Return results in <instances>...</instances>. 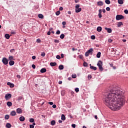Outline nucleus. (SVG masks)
Wrapping results in <instances>:
<instances>
[{
    "mask_svg": "<svg viewBox=\"0 0 128 128\" xmlns=\"http://www.w3.org/2000/svg\"><path fill=\"white\" fill-rule=\"evenodd\" d=\"M124 93L116 86H110L108 92L103 96V100L106 106L112 110H118L124 106L126 102Z\"/></svg>",
    "mask_w": 128,
    "mask_h": 128,
    "instance_id": "f257e3e1",
    "label": "nucleus"
},
{
    "mask_svg": "<svg viewBox=\"0 0 128 128\" xmlns=\"http://www.w3.org/2000/svg\"><path fill=\"white\" fill-rule=\"evenodd\" d=\"M100 70L102 72L104 70V68H102V60H99L97 64Z\"/></svg>",
    "mask_w": 128,
    "mask_h": 128,
    "instance_id": "f03ea898",
    "label": "nucleus"
},
{
    "mask_svg": "<svg viewBox=\"0 0 128 128\" xmlns=\"http://www.w3.org/2000/svg\"><path fill=\"white\" fill-rule=\"evenodd\" d=\"M92 52H94V49L92 48H90L85 53L86 56H90V54H92Z\"/></svg>",
    "mask_w": 128,
    "mask_h": 128,
    "instance_id": "7ed1b4c3",
    "label": "nucleus"
},
{
    "mask_svg": "<svg viewBox=\"0 0 128 128\" xmlns=\"http://www.w3.org/2000/svg\"><path fill=\"white\" fill-rule=\"evenodd\" d=\"M124 18V16L122 15H117L116 16V20H122Z\"/></svg>",
    "mask_w": 128,
    "mask_h": 128,
    "instance_id": "20e7f679",
    "label": "nucleus"
},
{
    "mask_svg": "<svg viewBox=\"0 0 128 128\" xmlns=\"http://www.w3.org/2000/svg\"><path fill=\"white\" fill-rule=\"evenodd\" d=\"M2 62L3 64H5V66H6V64H8V60L6 58H2Z\"/></svg>",
    "mask_w": 128,
    "mask_h": 128,
    "instance_id": "39448f33",
    "label": "nucleus"
},
{
    "mask_svg": "<svg viewBox=\"0 0 128 128\" xmlns=\"http://www.w3.org/2000/svg\"><path fill=\"white\" fill-rule=\"evenodd\" d=\"M12 98V94H6L5 98L6 100H9L10 98Z\"/></svg>",
    "mask_w": 128,
    "mask_h": 128,
    "instance_id": "423d86ee",
    "label": "nucleus"
},
{
    "mask_svg": "<svg viewBox=\"0 0 128 128\" xmlns=\"http://www.w3.org/2000/svg\"><path fill=\"white\" fill-rule=\"evenodd\" d=\"M17 114H22V110L20 108H18L16 109Z\"/></svg>",
    "mask_w": 128,
    "mask_h": 128,
    "instance_id": "0eeeda50",
    "label": "nucleus"
},
{
    "mask_svg": "<svg viewBox=\"0 0 128 128\" xmlns=\"http://www.w3.org/2000/svg\"><path fill=\"white\" fill-rule=\"evenodd\" d=\"M7 84L8 86H10V88H14V84H12L10 82H8Z\"/></svg>",
    "mask_w": 128,
    "mask_h": 128,
    "instance_id": "6e6552de",
    "label": "nucleus"
},
{
    "mask_svg": "<svg viewBox=\"0 0 128 128\" xmlns=\"http://www.w3.org/2000/svg\"><path fill=\"white\" fill-rule=\"evenodd\" d=\"M25 120H26V118H24V116H22L20 118V122H24Z\"/></svg>",
    "mask_w": 128,
    "mask_h": 128,
    "instance_id": "1a4fd4ad",
    "label": "nucleus"
},
{
    "mask_svg": "<svg viewBox=\"0 0 128 128\" xmlns=\"http://www.w3.org/2000/svg\"><path fill=\"white\" fill-rule=\"evenodd\" d=\"M40 72L42 74H44V72H46V68H42L40 70Z\"/></svg>",
    "mask_w": 128,
    "mask_h": 128,
    "instance_id": "9d476101",
    "label": "nucleus"
},
{
    "mask_svg": "<svg viewBox=\"0 0 128 128\" xmlns=\"http://www.w3.org/2000/svg\"><path fill=\"white\" fill-rule=\"evenodd\" d=\"M106 30H107L109 34H110V32H112V29L110 28H105Z\"/></svg>",
    "mask_w": 128,
    "mask_h": 128,
    "instance_id": "9b49d317",
    "label": "nucleus"
},
{
    "mask_svg": "<svg viewBox=\"0 0 128 128\" xmlns=\"http://www.w3.org/2000/svg\"><path fill=\"white\" fill-rule=\"evenodd\" d=\"M56 62H51L50 63V66H56Z\"/></svg>",
    "mask_w": 128,
    "mask_h": 128,
    "instance_id": "f8f14e48",
    "label": "nucleus"
},
{
    "mask_svg": "<svg viewBox=\"0 0 128 128\" xmlns=\"http://www.w3.org/2000/svg\"><path fill=\"white\" fill-rule=\"evenodd\" d=\"M98 4L99 6H104V2H102V1H100L98 2Z\"/></svg>",
    "mask_w": 128,
    "mask_h": 128,
    "instance_id": "ddd939ff",
    "label": "nucleus"
},
{
    "mask_svg": "<svg viewBox=\"0 0 128 128\" xmlns=\"http://www.w3.org/2000/svg\"><path fill=\"white\" fill-rule=\"evenodd\" d=\"M10 66H14V61L11 60L9 62Z\"/></svg>",
    "mask_w": 128,
    "mask_h": 128,
    "instance_id": "4468645a",
    "label": "nucleus"
},
{
    "mask_svg": "<svg viewBox=\"0 0 128 128\" xmlns=\"http://www.w3.org/2000/svg\"><path fill=\"white\" fill-rule=\"evenodd\" d=\"M6 104L8 106H12V103L10 102H7Z\"/></svg>",
    "mask_w": 128,
    "mask_h": 128,
    "instance_id": "2eb2a0df",
    "label": "nucleus"
},
{
    "mask_svg": "<svg viewBox=\"0 0 128 128\" xmlns=\"http://www.w3.org/2000/svg\"><path fill=\"white\" fill-rule=\"evenodd\" d=\"M6 128H12V124H10V123H7L6 124Z\"/></svg>",
    "mask_w": 128,
    "mask_h": 128,
    "instance_id": "dca6fc26",
    "label": "nucleus"
},
{
    "mask_svg": "<svg viewBox=\"0 0 128 128\" xmlns=\"http://www.w3.org/2000/svg\"><path fill=\"white\" fill-rule=\"evenodd\" d=\"M10 114H11V116H16V111H12L10 112Z\"/></svg>",
    "mask_w": 128,
    "mask_h": 128,
    "instance_id": "f3484780",
    "label": "nucleus"
},
{
    "mask_svg": "<svg viewBox=\"0 0 128 128\" xmlns=\"http://www.w3.org/2000/svg\"><path fill=\"white\" fill-rule=\"evenodd\" d=\"M8 60L12 61V60H14V56H10L8 57Z\"/></svg>",
    "mask_w": 128,
    "mask_h": 128,
    "instance_id": "a211bd4d",
    "label": "nucleus"
},
{
    "mask_svg": "<svg viewBox=\"0 0 128 128\" xmlns=\"http://www.w3.org/2000/svg\"><path fill=\"white\" fill-rule=\"evenodd\" d=\"M82 12V8H78L77 9H76V12Z\"/></svg>",
    "mask_w": 128,
    "mask_h": 128,
    "instance_id": "6ab92c4d",
    "label": "nucleus"
},
{
    "mask_svg": "<svg viewBox=\"0 0 128 128\" xmlns=\"http://www.w3.org/2000/svg\"><path fill=\"white\" fill-rule=\"evenodd\" d=\"M61 118L62 120H66V116H64V114H62V115Z\"/></svg>",
    "mask_w": 128,
    "mask_h": 128,
    "instance_id": "aec40b11",
    "label": "nucleus"
},
{
    "mask_svg": "<svg viewBox=\"0 0 128 128\" xmlns=\"http://www.w3.org/2000/svg\"><path fill=\"white\" fill-rule=\"evenodd\" d=\"M64 65H62V64L59 66H58V68H59V70H64Z\"/></svg>",
    "mask_w": 128,
    "mask_h": 128,
    "instance_id": "412c9836",
    "label": "nucleus"
},
{
    "mask_svg": "<svg viewBox=\"0 0 128 128\" xmlns=\"http://www.w3.org/2000/svg\"><path fill=\"white\" fill-rule=\"evenodd\" d=\"M100 54H102V53L100 52H98V53L96 54V58H100Z\"/></svg>",
    "mask_w": 128,
    "mask_h": 128,
    "instance_id": "4be33fe9",
    "label": "nucleus"
},
{
    "mask_svg": "<svg viewBox=\"0 0 128 128\" xmlns=\"http://www.w3.org/2000/svg\"><path fill=\"white\" fill-rule=\"evenodd\" d=\"M10 34H5V38L7 39V40H9L10 38Z\"/></svg>",
    "mask_w": 128,
    "mask_h": 128,
    "instance_id": "5701e85b",
    "label": "nucleus"
},
{
    "mask_svg": "<svg viewBox=\"0 0 128 128\" xmlns=\"http://www.w3.org/2000/svg\"><path fill=\"white\" fill-rule=\"evenodd\" d=\"M90 68H91V70H96V66H91V67H90Z\"/></svg>",
    "mask_w": 128,
    "mask_h": 128,
    "instance_id": "b1692460",
    "label": "nucleus"
},
{
    "mask_svg": "<svg viewBox=\"0 0 128 128\" xmlns=\"http://www.w3.org/2000/svg\"><path fill=\"white\" fill-rule=\"evenodd\" d=\"M38 18H44V15L42 14H39L38 15Z\"/></svg>",
    "mask_w": 128,
    "mask_h": 128,
    "instance_id": "393cba45",
    "label": "nucleus"
},
{
    "mask_svg": "<svg viewBox=\"0 0 128 128\" xmlns=\"http://www.w3.org/2000/svg\"><path fill=\"white\" fill-rule=\"evenodd\" d=\"M122 26V22H119L118 24V28H120Z\"/></svg>",
    "mask_w": 128,
    "mask_h": 128,
    "instance_id": "a878e982",
    "label": "nucleus"
},
{
    "mask_svg": "<svg viewBox=\"0 0 128 128\" xmlns=\"http://www.w3.org/2000/svg\"><path fill=\"white\" fill-rule=\"evenodd\" d=\"M118 4H124V1H122V0H118Z\"/></svg>",
    "mask_w": 128,
    "mask_h": 128,
    "instance_id": "bb28decb",
    "label": "nucleus"
},
{
    "mask_svg": "<svg viewBox=\"0 0 128 128\" xmlns=\"http://www.w3.org/2000/svg\"><path fill=\"white\" fill-rule=\"evenodd\" d=\"M102 28L100 26H98L97 28V31L102 32Z\"/></svg>",
    "mask_w": 128,
    "mask_h": 128,
    "instance_id": "cd10ccee",
    "label": "nucleus"
},
{
    "mask_svg": "<svg viewBox=\"0 0 128 128\" xmlns=\"http://www.w3.org/2000/svg\"><path fill=\"white\" fill-rule=\"evenodd\" d=\"M51 124L52 126H54L56 124V121L54 120H53L51 122Z\"/></svg>",
    "mask_w": 128,
    "mask_h": 128,
    "instance_id": "c85d7f7f",
    "label": "nucleus"
},
{
    "mask_svg": "<svg viewBox=\"0 0 128 128\" xmlns=\"http://www.w3.org/2000/svg\"><path fill=\"white\" fill-rule=\"evenodd\" d=\"M105 2L106 4H110V0H106Z\"/></svg>",
    "mask_w": 128,
    "mask_h": 128,
    "instance_id": "c756f323",
    "label": "nucleus"
},
{
    "mask_svg": "<svg viewBox=\"0 0 128 128\" xmlns=\"http://www.w3.org/2000/svg\"><path fill=\"white\" fill-rule=\"evenodd\" d=\"M60 38H62V40L64 38V34H62L60 36Z\"/></svg>",
    "mask_w": 128,
    "mask_h": 128,
    "instance_id": "7c9ffc66",
    "label": "nucleus"
},
{
    "mask_svg": "<svg viewBox=\"0 0 128 128\" xmlns=\"http://www.w3.org/2000/svg\"><path fill=\"white\" fill-rule=\"evenodd\" d=\"M5 120H8V118H10V116L6 114L5 116L4 117Z\"/></svg>",
    "mask_w": 128,
    "mask_h": 128,
    "instance_id": "2f4dec72",
    "label": "nucleus"
},
{
    "mask_svg": "<svg viewBox=\"0 0 128 128\" xmlns=\"http://www.w3.org/2000/svg\"><path fill=\"white\" fill-rule=\"evenodd\" d=\"M83 66H88V63L86 62H84L83 64Z\"/></svg>",
    "mask_w": 128,
    "mask_h": 128,
    "instance_id": "473e14b6",
    "label": "nucleus"
},
{
    "mask_svg": "<svg viewBox=\"0 0 128 128\" xmlns=\"http://www.w3.org/2000/svg\"><path fill=\"white\" fill-rule=\"evenodd\" d=\"M110 66H111V68H113L114 70H116V66H114V64H110Z\"/></svg>",
    "mask_w": 128,
    "mask_h": 128,
    "instance_id": "72a5a7b5",
    "label": "nucleus"
},
{
    "mask_svg": "<svg viewBox=\"0 0 128 128\" xmlns=\"http://www.w3.org/2000/svg\"><path fill=\"white\" fill-rule=\"evenodd\" d=\"M41 56H46V53L44 52H41Z\"/></svg>",
    "mask_w": 128,
    "mask_h": 128,
    "instance_id": "f704fd0d",
    "label": "nucleus"
},
{
    "mask_svg": "<svg viewBox=\"0 0 128 128\" xmlns=\"http://www.w3.org/2000/svg\"><path fill=\"white\" fill-rule=\"evenodd\" d=\"M98 16L99 18H102V14L98 13Z\"/></svg>",
    "mask_w": 128,
    "mask_h": 128,
    "instance_id": "c9c22d12",
    "label": "nucleus"
},
{
    "mask_svg": "<svg viewBox=\"0 0 128 128\" xmlns=\"http://www.w3.org/2000/svg\"><path fill=\"white\" fill-rule=\"evenodd\" d=\"M60 10L57 11V12H56V16H60Z\"/></svg>",
    "mask_w": 128,
    "mask_h": 128,
    "instance_id": "e433bc0d",
    "label": "nucleus"
},
{
    "mask_svg": "<svg viewBox=\"0 0 128 128\" xmlns=\"http://www.w3.org/2000/svg\"><path fill=\"white\" fill-rule=\"evenodd\" d=\"M30 122H34V119L31 118L30 119Z\"/></svg>",
    "mask_w": 128,
    "mask_h": 128,
    "instance_id": "4c0bfd02",
    "label": "nucleus"
},
{
    "mask_svg": "<svg viewBox=\"0 0 128 128\" xmlns=\"http://www.w3.org/2000/svg\"><path fill=\"white\" fill-rule=\"evenodd\" d=\"M22 96H20L19 97H18V100H22Z\"/></svg>",
    "mask_w": 128,
    "mask_h": 128,
    "instance_id": "58836bf2",
    "label": "nucleus"
},
{
    "mask_svg": "<svg viewBox=\"0 0 128 128\" xmlns=\"http://www.w3.org/2000/svg\"><path fill=\"white\" fill-rule=\"evenodd\" d=\"M16 52V50H14V49H11L10 50V52H12H12Z\"/></svg>",
    "mask_w": 128,
    "mask_h": 128,
    "instance_id": "ea45409f",
    "label": "nucleus"
},
{
    "mask_svg": "<svg viewBox=\"0 0 128 128\" xmlns=\"http://www.w3.org/2000/svg\"><path fill=\"white\" fill-rule=\"evenodd\" d=\"M91 39L92 40H96V36H94V35L92 36Z\"/></svg>",
    "mask_w": 128,
    "mask_h": 128,
    "instance_id": "a19ab883",
    "label": "nucleus"
},
{
    "mask_svg": "<svg viewBox=\"0 0 128 128\" xmlns=\"http://www.w3.org/2000/svg\"><path fill=\"white\" fill-rule=\"evenodd\" d=\"M72 78H76V74H72Z\"/></svg>",
    "mask_w": 128,
    "mask_h": 128,
    "instance_id": "79ce46f5",
    "label": "nucleus"
},
{
    "mask_svg": "<svg viewBox=\"0 0 128 128\" xmlns=\"http://www.w3.org/2000/svg\"><path fill=\"white\" fill-rule=\"evenodd\" d=\"M54 42H56V44H58V42H60V40H54Z\"/></svg>",
    "mask_w": 128,
    "mask_h": 128,
    "instance_id": "37998d69",
    "label": "nucleus"
},
{
    "mask_svg": "<svg viewBox=\"0 0 128 128\" xmlns=\"http://www.w3.org/2000/svg\"><path fill=\"white\" fill-rule=\"evenodd\" d=\"M75 92H80V89H78V88H75Z\"/></svg>",
    "mask_w": 128,
    "mask_h": 128,
    "instance_id": "c03bdc74",
    "label": "nucleus"
},
{
    "mask_svg": "<svg viewBox=\"0 0 128 128\" xmlns=\"http://www.w3.org/2000/svg\"><path fill=\"white\" fill-rule=\"evenodd\" d=\"M124 14H128V10H124Z\"/></svg>",
    "mask_w": 128,
    "mask_h": 128,
    "instance_id": "a18cd8bd",
    "label": "nucleus"
},
{
    "mask_svg": "<svg viewBox=\"0 0 128 128\" xmlns=\"http://www.w3.org/2000/svg\"><path fill=\"white\" fill-rule=\"evenodd\" d=\"M60 34V30H58L56 32V34Z\"/></svg>",
    "mask_w": 128,
    "mask_h": 128,
    "instance_id": "49530a36",
    "label": "nucleus"
},
{
    "mask_svg": "<svg viewBox=\"0 0 128 128\" xmlns=\"http://www.w3.org/2000/svg\"><path fill=\"white\" fill-rule=\"evenodd\" d=\"M56 58L58 59V60H60V55H57L56 56Z\"/></svg>",
    "mask_w": 128,
    "mask_h": 128,
    "instance_id": "de8ad7c7",
    "label": "nucleus"
},
{
    "mask_svg": "<svg viewBox=\"0 0 128 128\" xmlns=\"http://www.w3.org/2000/svg\"><path fill=\"white\" fill-rule=\"evenodd\" d=\"M80 8V4H76V9Z\"/></svg>",
    "mask_w": 128,
    "mask_h": 128,
    "instance_id": "09e8293b",
    "label": "nucleus"
},
{
    "mask_svg": "<svg viewBox=\"0 0 128 128\" xmlns=\"http://www.w3.org/2000/svg\"><path fill=\"white\" fill-rule=\"evenodd\" d=\"M106 10H107L108 12H109V10H110V7H107L106 8Z\"/></svg>",
    "mask_w": 128,
    "mask_h": 128,
    "instance_id": "8fccbe9b",
    "label": "nucleus"
},
{
    "mask_svg": "<svg viewBox=\"0 0 128 128\" xmlns=\"http://www.w3.org/2000/svg\"><path fill=\"white\" fill-rule=\"evenodd\" d=\"M36 42H37L40 43V42L41 40L40 38H38L36 40Z\"/></svg>",
    "mask_w": 128,
    "mask_h": 128,
    "instance_id": "3c124183",
    "label": "nucleus"
},
{
    "mask_svg": "<svg viewBox=\"0 0 128 128\" xmlns=\"http://www.w3.org/2000/svg\"><path fill=\"white\" fill-rule=\"evenodd\" d=\"M62 24L63 26H66V22H62Z\"/></svg>",
    "mask_w": 128,
    "mask_h": 128,
    "instance_id": "603ef678",
    "label": "nucleus"
},
{
    "mask_svg": "<svg viewBox=\"0 0 128 128\" xmlns=\"http://www.w3.org/2000/svg\"><path fill=\"white\" fill-rule=\"evenodd\" d=\"M30 128H34V125H32V124H30Z\"/></svg>",
    "mask_w": 128,
    "mask_h": 128,
    "instance_id": "864d4df0",
    "label": "nucleus"
},
{
    "mask_svg": "<svg viewBox=\"0 0 128 128\" xmlns=\"http://www.w3.org/2000/svg\"><path fill=\"white\" fill-rule=\"evenodd\" d=\"M72 126L73 128H76V124H72Z\"/></svg>",
    "mask_w": 128,
    "mask_h": 128,
    "instance_id": "5fc2aeb1",
    "label": "nucleus"
},
{
    "mask_svg": "<svg viewBox=\"0 0 128 128\" xmlns=\"http://www.w3.org/2000/svg\"><path fill=\"white\" fill-rule=\"evenodd\" d=\"M32 68H34H34H36V65H34V64H32Z\"/></svg>",
    "mask_w": 128,
    "mask_h": 128,
    "instance_id": "6e6d98bb",
    "label": "nucleus"
},
{
    "mask_svg": "<svg viewBox=\"0 0 128 128\" xmlns=\"http://www.w3.org/2000/svg\"><path fill=\"white\" fill-rule=\"evenodd\" d=\"M48 104H50V106H52V104H54V102H48Z\"/></svg>",
    "mask_w": 128,
    "mask_h": 128,
    "instance_id": "4d7b16f0",
    "label": "nucleus"
},
{
    "mask_svg": "<svg viewBox=\"0 0 128 128\" xmlns=\"http://www.w3.org/2000/svg\"><path fill=\"white\" fill-rule=\"evenodd\" d=\"M52 108H56V104H53L52 105Z\"/></svg>",
    "mask_w": 128,
    "mask_h": 128,
    "instance_id": "13d9d810",
    "label": "nucleus"
},
{
    "mask_svg": "<svg viewBox=\"0 0 128 128\" xmlns=\"http://www.w3.org/2000/svg\"><path fill=\"white\" fill-rule=\"evenodd\" d=\"M102 9H100L99 10H98L99 14H102Z\"/></svg>",
    "mask_w": 128,
    "mask_h": 128,
    "instance_id": "bf43d9fd",
    "label": "nucleus"
},
{
    "mask_svg": "<svg viewBox=\"0 0 128 128\" xmlns=\"http://www.w3.org/2000/svg\"><path fill=\"white\" fill-rule=\"evenodd\" d=\"M108 42H112V39H109V40H108Z\"/></svg>",
    "mask_w": 128,
    "mask_h": 128,
    "instance_id": "052dcab7",
    "label": "nucleus"
},
{
    "mask_svg": "<svg viewBox=\"0 0 128 128\" xmlns=\"http://www.w3.org/2000/svg\"><path fill=\"white\" fill-rule=\"evenodd\" d=\"M88 78H92V75H88Z\"/></svg>",
    "mask_w": 128,
    "mask_h": 128,
    "instance_id": "680f3d73",
    "label": "nucleus"
},
{
    "mask_svg": "<svg viewBox=\"0 0 128 128\" xmlns=\"http://www.w3.org/2000/svg\"><path fill=\"white\" fill-rule=\"evenodd\" d=\"M16 77L18 78H20V75L18 74L16 76Z\"/></svg>",
    "mask_w": 128,
    "mask_h": 128,
    "instance_id": "e2e57ef3",
    "label": "nucleus"
},
{
    "mask_svg": "<svg viewBox=\"0 0 128 128\" xmlns=\"http://www.w3.org/2000/svg\"><path fill=\"white\" fill-rule=\"evenodd\" d=\"M64 10V8H62V7H60L59 8V10Z\"/></svg>",
    "mask_w": 128,
    "mask_h": 128,
    "instance_id": "0e129e2a",
    "label": "nucleus"
},
{
    "mask_svg": "<svg viewBox=\"0 0 128 128\" xmlns=\"http://www.w3.org/2000/svg\"><path fill=\"white\" fill-rule=\"evenodd\" d=\"M72 78L71 77L68 78V80H72Z\"/></svg>",
    "mask_w": 128,
    "mask_h": 128,
    "instance_id": "69168bd1",
    "label": "nucleus"
},
{
    "mask_svg": "<svg viewBox=\"0 0 128 128\" xmlns=\"http://www.w3.org/2000/svg\"><path fill=\"white\" fill-rule=\"evenodd\" d=\"M32 60H36V56H32Z\"/></svg>",
    "mask_w": 128,
    "mask_h": 128,
    "instance_id": "338daca9",
    "label": "nucleus"
},
{
    "mask_svg": "<svg viewBox=\"0 0 128 128\" xmlns=\"http://www.w3.org/2000/svg\"><path fill=\"white\" fill-rule=\"evenodd\" d=\"M94 118H96V120H98V116L96 115L94 116Z\"/></svg>",
    "mask_w": 128,
    "mask_h": 128,
    "instance_id": "774afa93",
    "label": "nucleus"
}]
</instances>
